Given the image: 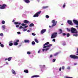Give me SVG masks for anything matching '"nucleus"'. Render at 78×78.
Masks as SVG:
<instances>
[{
	"label": "nucleus",
	"instance_id": "nucleus-1",
	"mask_svg": "<svg viewBox=\"0 0 78 78\" xmlns=\"http://www.w3.org/2000/svg\"><path fill=\"white\" fill-rule=\"evenodd\" d=\"M71 33L73 34H78V31L75 28L73 27H72L71 29Z\"/></svg>",
	"mask_w": 78,
	"mask_h": 78
},
{
	"label": "nucleus",
	"instance_id": "nucleus-2",
	"mask_svg": "<svg viewBox=\"0 0 78 78\" xmlns=\"http://www.w3.org/2000/svg\"><path fill=\"white\" fill-rule=\"evenodd\" d=\"M58 33L57 32H54L51 34V39H53V38H55L56 36H57V35Z\"/></svg>",
	"mask_w": 78,
	"mask_h": 78
},
{
	"label": "nucleus",
	"instance_id": "nucleus-3",
	"mask_svg": "<svg viewBox=\"0 0 78 78\" xmlns=\"http://www.w3.org/2000/svg\"><path fill=\"white\" fill-rule=\"evenodd\" d=\"M69 57L73 59H78V56L73 55H71L69 56Z\"/></svg>",
	"mask_w": 78,
	"mask_h": 78
},
{
	"label": "nucleus",
	"instance_id": "nucleus-4",
	"mask_svg": "<svg viewBox=\"0 0 78 78\" xmlns=\"http://www.w3.org/2000/svg\"><path fill=\"white\" fill-rule=\"evenodd\" d=\"M41 13V11H40L39 12L36 13L35 14L33 17H38L39 16V15Z\"/></svg>",
	"mask_w": 78,
	"mask_h": 78
},
{
	"label": "nucleus",
	"instance_id": "nucleus-5",
	"mask_svg": "<svg viewBox=\"0 0 78 78\" xmlns=\"http://www.w3.org/2000/svg\"><path fill=\"white\" fill-rule=\"evenodd\" d=\"M67 22L68 24L71 26L73 25V23H72V21L70 20H68Z\"/></svg>",
	"mask_w": 78,
	"mask_h": 78
},
{
	"label": "nucleus",
	"instance_id": "nucleus-6",
	"mask_svg": "<svg viewBox=\"0 0 78 78\" xmlns=\"http://www.w3.org/2000/svg\"><path fill=\"white\" fill-rule=\"evenodd\" d=\"M52 23H53V27H55V26H56L57 22L56 21L55 22V20H53L52 21Z\"/></svg>",
	"mask_w": 78,
	"mask_h": 78
},
{
	"label": "nucleus",
	"instance_id": "nucleus-7",
	"mask_svg": "<svg viewBox=\"0 0 78 78\" xmlns=\"http://www.w3.org/2000/svg\"><path fill=\"white\" fill-rule=\"evenodd\" d=\"M0 9H5L6 8V5L3 4L2 5H0Z\"/></svg>",
	"mask_w": 78,
	"mask_h": 78
},
{
	"label": "nucleus",
	"instance_id": "nucleus-8",
	"mask_svg": "<svg viewBox=\"0 0 78 78\" xmlns=\"http://www.w3.org/2000/svg\"><path fill=\"white\" fill-rule=\"evenodd\" d=\"M53 45V44H49L48 45L44 46L43 48H47V47H51Z\"/></svg>",
	"mask_w": 78,
	"mask_h": 78
},
{
	"label": "nucleus",
	"instance_id": "nucleus-9",
	"mask_svg": "<svg viewBox=\"0 0 78 78\" xmlns=\"http://www.w3.org/2000/svg\"><path fill=\"white\" fill-rule=\"evenodd\" d=\"M46 29H43L41 31V34H43L46 31Z\"/></svg>",
	"mask_w": 78,
	"mask_h": 78
},
{
	"label": "nucleus",
	"instance_id": "nucleus-10",
	"mask_svg": "<svg viewBox=\"0 0 78 78\" xmlns=\"http://www.w3.org/2000/svg\"><path fill=\"white\" fill-rule=\"evenodd\" d=\"M73 22L75 23V24H76V25H78V21L74 20H73Z\"/></svg>",
	"mask_w": 78,
	"mask_h": 78
},
{
	"label": "nucleus",
	"instance_id": "nucleus-11",
	"mask_svg": "<svg viewBox=\"0 0 78 78\" xmlns=\"http://www.w3.org/2000/svg\"><path fill=\"white\" fill-rule=\"evenodd\" d=\"M9 46H12V45H13L12 41H11L9 42Z\"/></svg>",
	"mask_w": 78,
	"mask_h": 78
},
{
	"label": "nucleus",
	"instance_id": "nucleus-12",
	"mask_svg": "<svg viewBox=\"0 0 78 78\" xmlns=\"http://www.w3.org/2000/svg\"><path fill=\"white\" fill-rule=\"evenodd\" d=\"M24 2L26 3H29L30 2V1L29 0H23Z\"/></svg>",
	"mask_w": 78,
	"mask_h": 78
},
{
	"label": "nucleus",
	"instance_id": "nucleus-13",
	"mask_svg": "<svg viewBox=\"0 0 78 78\" xmlns=\"http://www.w3.org/2000/svg\"><path fill=\"white\" fill-rule=\"evenodd\" d=\"M23 23H29V21H28V20H24L23 21Z\"/></svg>",
	"mask_w": 78,
	"mask_h": 78
},
{
	"label": "nucleus",
	"instance_id": "nucleus-14",
	"mask_svg": "<svg viewBox=\"0 0 78 78\" xmlns=\"http://www.w3.org/2000/svg\"><path fill=\"white\" fill-rule=\"evenodd\" d=\"M59 31V33H58L59 34H61L62 33V30L61 29H60L58 30Z\"/></svg>",
	"mask_w": 78,
	"mask_h": 78
},
{
	"label": "nucleus",
	"instance_id": "nucleus-15",
	"mask_svg": "<svg viewBox=\"0 0 78 78\" xmlns=\"http://www.w3.org/2000/svg\"><path fill=\"white\" fill-rule=\"evenodd\" d=\"M14 24H15V25H20V24H21V23L17 22H15L14 23Z\"/></svg>",
	"mask_w": 78,
	"mask_h": 78
},
{
	"label": "nucleus",
	"instance_id": "nucleus-16",
	"mask_svg": "<svg viewBox=\"0 0 78 78\" xmlns=\"http://www.w3.org/2000/svg\"><path fill=\"white\" fill-rule=\"evenodd\" d=\"M12 73L13 74V75H16V72H15L14 70L13 69H12Z\"/></svg>",
	"mask_w": 78,
	"mask_h": 78
},
{
	"label": "nucleus",
	"instance_id": "nucleus-17",
	"mask_svg": "<svg viewBox=\"0 0 78 78\" xmlns=\"http://www.w3.org/2000/svg\"><path fill=\"white\" fill-rule=\"evenodd\" d=\"M24 42L25 43H29V42H30V41L28 40H24Z\"/></svg>",
	"mask_w": 78,
	"mask_h": 78
},
{
	"label": "nucleus",
	"instance_id": "nucleus-18",
	"mask_svg": "<svg viewBox=\"0 0 78 78\" xmlns=\"http://www.w3.org/2000/svg\"><path fill=\"white\" fill-rule=\"evenodd\" d=\"M11 59H12V57H9L7 58V60L9 61H10L11 60Z\"/></svg>",
	"mask_w": 78,
	"mask_h": 78
},
{
	"label": "nucleus",
	"instance_id": "nucleus-19",
	"mask_svg": "<svg viewBox=\"0 0 78 78\" xmlns=\"http://www.w3.org/2000/svg\"><path fill=\"white\" fill-rule=\"evenodd\" d=\"M14 45H18V43H17V42L14 41Z\"/></svg>",
	"mask_w": 78,
	"mask_h": 78
},
{
	"label": "nucleus",
	"instance_id": "nucleus-20",
	"mask_svg": "<svg viewBox=\"0 0 78 78\" xmlns=\"http://www.w3.org/2000/svg\"><path fill=\"white\" fill-rule=\"evenodd\" d=\"M34 24L33 23H31L29 25V27H33L34 26Z\"/></svg>",
	"mask_w": 78,
	"mask_h": 78
},
{
	"label": "nucleus",
	"instance_id": "nucleus-21",
	"mask_svg": "<svg viewBox=\"0 0 78 78\" xmlns=\"http://www.w3.org/2000/svg\"><path fill=\"white\" fill-rule=\"evenodd\" d=\"M49 43L48 42H47V43H46L44 44V45H43V46H45V45H48V44H49Z\"/></svg>",
	"mask_w": 78,
	"mask_h": 78
},
{
	"label": "nucleus",
	"instance_id": "nucleus-22",
	"mask_svg": "<svg viewBox=\"0 0 78 78\" xmlns=\"http://www.w3.org/2000/svg\"><path fill=\"white\" fill-rule=\"evenodd\" d=\"M32 78H34V77H39V75H35V76H32Z\"/></svg>",
	"mask_w": 78,
	"mask_h": 78
},
{
	"label": "nucleus",
	"instance_id": "nucleus-23",
	"mask_svg": "<svg viewBox=\"0 0 78 78\" xmlns=\"http://www.w3.org/2000/svg\"><path fill=\"white\" fill-rule=\"evenodd\" d=\"M24 71L25 73H28V70H24Z\"/></svg>",
	"mask_w": 78,
	"mask_h": 78
},
{
	"label": "nucleus",
	"instance_id": "nucleus-24",
	"mask_svg": "<svg viewBox=\"0 0 78 78\" xmlns=\"http://www.w3.org/2000/svg\"><path fill=\"white\" fill-rule=\"evenodd\" d=\"M48 6H43V7H42V8L43 9H46V8H47Z\"/></svg>",
	"mask_w": 78,
	"mask_h": 78
},
{
	"label": "nucleus",
	"instance_id": "nucleus-25",
	"mask_svg": "<svg viewBox=\"0 0 78 78\" xmlns=\"http://www.w3.org/2000/svg\"><path fill=\"white\" fill-rule=\"evenodd\" d=\"M47 48H46V49H45V51H47L50 48V47H47Z\"/></svg>",
	"mask_w": 78,
	"mask_h": 78
},
{
	"label": "nucleus",
	"instance_id": "nucleus-26",
	"mask_svg": "<svg viewBox=\"0 0 78 78\" xmlns=\"http://www.w3.org/2000/svg\"><path fill=\"white\" fill-rule=\"evenodd\" d=\"M21 25L23 27H25V26H26V25H27V24H24L23 23L21 24Z\"/></svg>",
	"mask_w": 78,
	"mask_h": 78
},
{
	"label": "nucleus",
	"instance_id": "nucleus-27",
	"mask_svg": "<svg viewBox=\"0 0 78 78\" xmlns=\"http://www.w3.org/2000/svg\"><path fill=\"white\" fill-rule=\"evenodd\" d=\"M73 36H76V37H77V36H78V35L77 34H73Z\"/></svg>",
	"mask_w": 78,
	"mask_h": 78
},
{
	"label": "nucleus",
	"instance_id": "nucleus-28",
	"mask_svg": "<svg viewBox=\"0 0 78 78\" xmlns=\"http://www.w3.org/2000/svg\"><path fill=\"white\" fill-rule=\"evenodd\" d=\"M34 41L36 42H37V43H39V41H38V40H37V39H35L34 40Z\"/></svg>",
	"mask_w": 78,
	"mask_h": 78
},
{
	"label": "nucleus",
	"instance_id": "nucleus-29",
	"mask_svg": "<svg viewBox=\"0 0 78 78\" xmlns=\"http://www.w3.org/2000/svg\"><path fill=\"white\" fill-rule=\"evenodd\" d=\"M2 28L3 30H5V26L3 25L2 26Z\"/></svg>",
	"mask_w": 78,
	"mask_h": 78
},
{
	"label": "nucleus",
	"instance_id": "nucleus-30",
	"mask_svg": "<svg viewBox=\"0 0 78 78\" xmlns=\"http://www.w3.org/2000/svg\"><path fill=\"white\" fill-rule=\"evenodd\" d=\"M32 45H35V42L34 41H32Z\"/></svg>",
	"mask_w": 78,
	"mask_h": 78
},
{
	"label": "nucleus",
	"instance_id": "nucleus-31",
	"mask_svg": "<svg viewBox=\"0 0 78 78\" xmlns=\"http://www.w3.org/2000/svg\"><path fill=\"white\" fill-rule=\"evenodd\" d=\"M2 24H5V22L4 20H3L2 21Z\"/></svg>",
	"mask_w": 78,
	"mask_h": 78
},
{
	"label": "nucleus",
	"instance_id": "nucleus-32",
	"mask_svg": "<svg viewBox=\"0 0 78 78\" xmlns=\"http://www.w3.org/2000/svg\"><path fill=\"white\" fill-rule=\"evenodd\" d=\"M58 52H57L54 54V56H57V55H58Z\"/></svg>",
	"mask_w": 78,
	"mask_h": 78
},
{
	"label": "nucleus",
	"instance_id": "nucleus-33",
	"mask_svg": "<svg viewBox=\"0 0 78 78\" xmlns=\"http://www.w3.org/2000/svg\"><path fill=\"white\" fill-rule=\"evenodd\" d=\"M0 46L1 47H2V48L4 47V45H3V44H1Z\"/></svg>",
	"mask_w": 78,
	"mask_h": 78
},
{
	"label": "nucleus",
	"instance_id": "nucleus-34",
	"mask_svg": "<svg viewBox=\"0 0 78 78\" xmlns=\"http://www.w3.org/2000/svg\"><path fill=\"white\" fill-rule=\"evenodd\" d=\"M67 37H69L70 36V34L68 33L67 34Z\"/></svg>",
	"mask_w": 78,
	"mask_h": 78
},
{
	"label": "nucleus",
	"instance_id": "nucleus-35",
	"mask_svg": "<svg viewBox=\"0 0 78 78\" xmlns=\"http://www.w3.org/2000/svg\"><path fill=\"white\" fill-rule=\"evenodd\" d=\"M27 53L28 55H30L31 54V52L30 51H28Z\"/></svg>",
	"mask_w": 78,
	"mask_h": 78
},
{
	"label": "nucleus",
	"instance_id": "nucleus-36",
	"mask_svg": "<svg viewBox=\"0 0 78 78\" xmlns=\"http://www.w3.org/2000/svg\"><path fill=\"white\" fill-rule=\"evenodd\" d=\"M63 36H66L67 35V34L65 33H63L62 34Z\"/></svg>",
	"mask_w": 78,
	"mask_h": 78
},
{
	"label": "nucleus",
	"instance_id": "nucleus-37",
	"mask_svg": "<svg viewBox=\"0 0 78 78\" xmlns=\"http://www.w3.org/2000/svg\"><path fill=\"white\" fill-rule=\"evenodd\" d=\"M16 42H17H17H19V40H16Z\"/></svg>",
	"mask_w": 78,
	"mask_h": 78
},
{
	"label": "nucleus",
	"instance_id": "nucleus-38",
	"mask_svg": "<svg viewBox=\"0 0 78 78\" xmlns=\"http://www.w3.org/2000/svg\"><path fill=\"white\" fill-rule=\"evenodd\" d=\"M67 31H69V32L70 31V30L69 29V28H67Z\"/></svg>",
	"mask_w": 78,
	"mask_h": 78
},
{
	"label": "nucleus",
	"instance_id": "nucleus-39",
	"mask_svg": "<svg viewBox=\"0 0 78 78\" xmlns=\"http://www.w3.org/2000/svg\"><path fill=\"white\" fill-rule=\"evenodd\" d=\"M22 28H23V27H22V26H21L19 28V29H22Z\"/></svg>",
	"mask_w": 78,
	"mask_h": 78
},
{
	"label": "nucleus",
	"instance_id": "nucleus-40",
	"mask_svg": "<svg viewBox=\"0 0 78 78\" xmlns=\"http://www.w3.org/2000/svg\"><path fill=\"white\" fill-rule=\"evenodd\" d=\"M32 34L33 36H36V34L34 33H32Z\"/></svg>",
	"mask_w": 78,
	"mask_h": 78
},
{
	"label": "nucleus",
	"instance_id": "nucleus-41",
	"mask_svg": "<svg viewBox=\"0 0 78 78\" xmlns=\"http://www.w3.org/2000/svg\"><path fill=\"white\" fill-rule=\"evenodd\" d=\"M0 35L1 36H3V33H1Z\"/></svg>",
	"mask_w": 78,
	"mask_h": 78
},
{
	"label": "nucleus",
	"instance_id": "nucleus-42",
	"mask_svg": "<svg viewBox=\"0 0 78 78\" xmlns=\"http://www.w3.org/2000/svg\"><path fill=\"white\" fill-rule=\"evenodd\" d=\"M55 61H56V59L55 58L53 59L52 61L53 62H55Z\"/></svg>",
	"mask_w": 78,
	"mask_h": 78
},
{
	"label": "nucleus",
	"instance_id": "nucleus-43",
	"mask_svg": "<svg viewBox=\"0 0 78 78\" xmlns=\"http://www.w3.org/2000/svg\"><path fill=\"white\" fill-rule=\"evenodd\" d=\"M65 6H66V4H65V3H64V4L63 5V8H65Z\"/></svg>",
	"mask_w": 78,
	"mask_h": 78
},
{
	"label": "nucleus",
	"instance_id": "nucleus-44",
	"mask_svg": "<svg viewBox=\"0 0 78 78\" xmlns=\"http://www.w3.org/2000/svg\"><path fill=\"white\" fill-rule=\"evenodd\" d=\"M65 68V67L64 66H62V70H64Z\"/></svg>",
	"mask_w": 78,
	"mask_h": 78
},
{
	"label": "nucleus",
	"instance_id": "nucleus-45",
	"mask_svg": "<svg viewBox=\"0 0 78 78\" xmlns=\"http://www.w3.org/2000/svg\"><path fill=\"white\" fill-rule=\"evenodd\" d=\"M46 18H49V16H48V15H47L46 16Z\"/></svg>",
	"mask_w": 78,
	"mask_h": 78
},
{
	"label": "nucleus",
	"instance_id": "nucleus-46",
	"mask_svg": "<svg viewBox=\"0 0 78 78\" xmlns=\"http://www.w3.org/2000/svg\"><path fill=\"white\" fill-rule=\"evenodd\" d=\"M19 27V25H17L16 26V28H18Z\"/></svg>",
	"mask_w": 78,
	"mask_h": 78
},
{
	"label": "nucleus",
	"instance_id": "nucleus-47",
	"mask_svg": "<svg viewBox=\"0 0 78 78\" xmlns=\"http://www.w3.org/2000/svg\"><path fill=\"white\" fill-rule=\"evenodd\" d=\"M50 58H52L53 57V55H51L50 56Z\"/></svg>",
	"mask_w": 78,
	"mask_h": 78
},
{
	"label": "nucleus",
	"instance_id": "nucleus-48",
	"mask_svg": "<svg viewBox=\"0 0 78 78\" xmlns=\"http://www.w3.org/2000/svg\"><path fill=\"white\" fill-rule=\"evenodd\" d=\"M52 41H53L54 42H55V39H53L52 40Z\"/></svg>",
	"mask_w": 78,
	"mask_h": 78
},
{
	"label": "nucleus",
	"instance_id": "nucleus-49",
	"mask_svg": "<svg viewBox=\"0 0 78 78\" xmlns=\"http://www.w3.org/2000/svg\"><path fill=\"white\" fill-rule=\"evenodd\" d=\"M70 69V67L69 66H68L67 68V69Z\"/></svg>",
	"mask_w": 78,
	"mask_h": 78
},
{
	"label": "nucleus",
	"instance_id": "nucleus-50",
	"mask_svg": "<svg viewBox=\"0 0 78 78\" xmlns=\"http://www.w3.org/2000/svg\"><path fill=\"white\" fill-rule=\"evenodd\" d=\"M61 69H62L61 67H60L59 69V70L60 72H61Z\"/></svg>",
	"mask_w": 78,
	"mask_h": 78
},
{
	"label": "nucleus",
	"instance_id": "nucleus-51",
	"mask_svg": "<svg viewBox=\"0 0 78 78\" xmlns=\"http://www.w3.org/2000/svg\"><path fill=\"white\" fill-rule=\"evenodd\" d=\"M27 30V29H24L23 30V31H26Z\"/></svg>",
	"mask_w": 78,
	"mask_h": 78
},
{
	"label": "nucleus",
	"instance_id": "nucleus-52",
	"mask_svg": "<svg viewBox=\"0 0 78 78\" xmlns=\"http://www.w3.org/2000/svg\"><path fill=\"white\" fill-rule=\"evenodd\" d=\"M30 31H30V30H27V32H28V33H30Z\"/></svg>",
	"mask_w": 78,
	"mask_h": 78
},
{
	"label": "nucleus",
	"instance_id": "nucleus-53",
	"mask_svg": "<svg viewBox=\"0 0 78 78\" xmlns=\"http://www.w3.org/2000/svg\"><path fill=\"white\" fill-rule=\"evenodd\" d=\"M76 53H78V48H77V50Z\"/></svg>",
	"mask_w": 78,
	"mask_h": 78
},
{
	"label": "nucleus",
	"instance_id": "nucleus-54",
	"mask_svg": "<svg viewBox=\"0 0 78 78\" xmlns=\"http://www.w3.org/2000/svg\"><path fill=\"white\" fill-rule=\"evenodd\" d=\"M17 34H20V32H17Z\"/></svg>",
	"mask_w": 78,
	"mask_h": 78
},
{
	"label": "nucleus",
	"instance_id": "nucleus-55",
	"mask_svg": "<svg viewBox=\"0 0 78 78\" xmlns=\"http://www.w3.org/2000/svg\"><path fill=\"white\" fill-rule=\"evenodd\" d=\"M76 28H78L77 30H78V26H76Z\"/></svg>",
	"mask_w": 78,
	"mask_h": 78
},
{
	"label": "nucleus",
	"instance_id": "nucleus-56",
	"mask_svg": "<svg viewBox=\"0 0 78 78\" xmlns=\"http://www.w3.org/2000/svg\"><path fill=\"white\" fill-rule=\"evenodd\" d=\"M27 27H28V26H25V28H27Z\"/></svg>",
	"mask_w": 78,
	"mask_h": 78
},
{
	"label": "nucleus",
	"instance_id": "nucleus-57",
	"mask_svg": "<svg viewBox=\"0 0 78 78\" xmlns=\"http://www.w3.org/2000/svg\"><path fill=\"white\" fill-rule=\"evenodd\" d=\"M40 51H41L40 50H39L38 51V53H40Z\"/></svg>",
	"mask_w": 78,
	"mask_h": 78
},
{
	"label": "nucleus",
	"instance_id": "nucleus-58",
	"mask_svg": "<svg viewBox=\"0 0 78 78\" xmlns=\"http://www.w3.org/2000/svg\"><path fill=\"white\" fill-rule=\"evenodd\" d=\"M42 50H43V51H45V49H43Z\"/></svg>",
	"mask_w": 78,
	"mask_h": 78
},
{
	"label": "nucleus",
	"instance_id": "nucleus-59",
	"mask_svg": "<svg viewBox=\"0 0 78 78\" xmlns=\"http://www.w3.org/2000/svg\"><path fill=\"white\" fill-rule=\"evenodd\" d=\"M6 64H8V62H6Z\"/></svg>",
	"mask_w": 78,
	"mask_h": 78
},
{
	"label": "nucleus",
	"instance_id": "nucleus-60",
	"mask_svg": "<svg viewBox=\"0 0 78 78\" xmlns=\"http://www.w3.org/2000/svg\"><path fill=\"white\" fill-rule=\"evenodd\" d=\"M15 22V20H13L12 21V22Z\"/></svg>",
	"mask_w": 78,
	"mask_h": 78
},
{
	"label": "nucleus",
	"instance_id": "nucleus-61",
	"mask_svg": "<svg viewBox=\"0 0 78 78\" xmlns=\"http://www.w3.org/2000/svg\"><path fill=\"white\" fill-rule=\"evenodd\" d=\"M74 65H76V64H77V63H74Z\"/></svg>",
	"mask_w": 78,
	"mask_h": 78
},
{
	"label": "nucleus",
	"instance_id": "nucleus-62",
	"mask_svg": "<svg viewBox=\"0 0 78 78\" xmlns=\"http://www.w3.org/2000/svg\"><path fill=\"white\" fill-rule=\"evenodd\" d=\"M25 28H25V27H23V29H25Z\"/></svg>",
	"mask_w": 78,
	"mask_h": 78
},
{
	"label": "nucleus",
	"instance_id": "nucleus-63",
	"mask_svg": "<svg viewBox=\"0 0 78 78\" xmlns=\"http://www.w3.org/2000/svg\"><path fill=\"white\" fill-rule=\"evenodd\" d=\"M49 28H51V26H49Z\"/></svg>",
	"mask_w": 78,
	"mask_h": 78
},
{
	"label": "nucleus",
	"instance_id": "nucleus-64",
	"mask_svg": "<svg viewBox=\"0 0 78 78\" xmlns=\"http://www.w3.org/2000/svg\"><path fill=\"white\" fill-rule=\"evenodd\" d=\"M6 60H7V58H5V61H6Z\"/></svg>",
	"mask_w": 78,
	"mask_h": 78
}]
</instances>
